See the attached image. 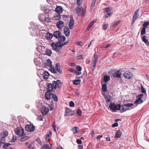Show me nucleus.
Segmentation results:
<instances>
[{"label": "nucleus", "mask_w": 149, "mask_h": 149, "mask_svg": "<svg viewBox=\"0 0 149 149\" xmlns=\"http://www.w3.org/2000/svg\"><path fill=\"white\" fill-rule=\"evenodd\" d=\"M70 107H74V103L73 101H71L70 102Z\"/></svg>", "instance_id": "obj_56"}, {"label": "nucleus", "mask_w": 149, "mask_h": 149, "mask_svg": "<svg viewBox=\"0 0 149 149\" xmlns=\"http://www.w3.org/2000/svg\"><path fill=\"white\" fill-rule=\"evenodd\" d=\"M64 26V24L63 22L60 20L56 23V26L57 28L61 29Z\"/></svg>", "instance_id": "obj_14"}, {"label": "nucleus", "mask_w": 149, "mask_h": 149, "mask_svg": "<svg viewBox=\"0 0 149 149\" xmlns=\"http://www.w3.org/2000/svg\"><path fill=\"white\" fill-rule=\"evenodd\" d=\"M112 13L111 12H108L107 14L105 15V18L108 17V16H110L112 15Z\"/></svg>", "instance_id": "obj_54"}, {"label": "nucleus", "mask_w": 149, "mask_h": 149, "mask_svg": "<svg viewBox=\"0 0 149 149\" xmlns=\"http://www.w3.org/2000/svg\"><path fill=\"white\" fill-rule=\"evenodd\" d=\"M147 37L146 36H144L142 38V41L145 43L147 46L149 44V42L148 40L146 39Z\"/></svg>", "instance_id": "obj_25"}, {"label": "nucleus", "mask_w": 149, "mask_h": 149, "mask_svg": "<svg viewBox=\"0 0 149 149\" xmlns=\"http://www.w3.org/2000/svg\"><path fill=\"white\" fill-rule=\"evenodd\" d=\"M49 111L48 107L46 106H43L41 109V112L44 115L47 114Z\"/></svg>", "instance_id": "obj_12"}, {"label": "nucleus", "mask_w": 149, "mask_h": 149, "mask_svg": "<svg viewBox=\"0 0 149 149\" xmlns=\"http://www.w3.org/2000/svg\"><path fill=\"white\" fill-rule=\"evenodd\" d=\"M120 21H118L117 22H115V23H114L113 24L112 26L113 27H115L118 24H119L120 23Z\"/></svg>", "instance_id": "obj_43"}, {"label": "nucleus", "mask_w": 149, "mask_h": 149, "mask_svg": "<svg viewBox=\"0 0 149 149\" xmlns=\"http://www.w3.org/2000/svg\"><path fill=\"white\" fill-rule=\"evenodd\" d=\"M74 111H71V109L69 108H66L65 116H70L74 115Z\"/></svg>", "instance_id": "obj_11"}, {"label": "nucleus", "mask_w": 149, "mask_h": 149, "mask_svg": "<svg viewBox=\"0 0 149 149\" xmlns=\"http://www.w3.org/2000/svg\"><path fill=\"white\" fill-rule=\"evenodd\" d=\"M46 64L48 66L51 68L52 66V61L49 59H47L46 61Z\"/></svg>", "instance_id": "obj_32"}, {"label": "nucleus", "mask_w": 149, "mask_h": 149, "mask_svg": "<svg viewBox=\"0 0 149 149\" xmlns=\"http://www.w3.org/2000/svg\"><path fill=\"white\" fill-rule=\"evenodd\" d=\"M77 143L78 144H81L82 143L81 140L79 139H78L77 140Z\"/></svg>", "instance_id": "obj_57"}, {"label": "nucleus", "mask_w": 149, "mask_h": 149, "mask_svg": "<svg viewBox=\"0 0 149 149\" xmlns=\"http://www.w3.org/2000/svg\"><path fill=\"white\" fill-rule=\"evenodd\" d=\"M76 69L77 71L79 72L81 71V68L79 65H78L77 66Z\"/></svg>", "instance_id": "obj_50"}, {"label": "nucleus", "mask_w": 149, "mask_h": 149, "mask_svg": "<svg viewBox=\"0 0 149 149\" xmlns=\"http://www.w3.org/2000/svg\"><path fill=\"white\" fill-rule=\"evenodd\" d=\"M75 74H76L77 75H80L81 74V72H77L76 71V72L75 73H74Z\"/></svg>", "instance_id": "obj_62"}, {"label": "nucleus", "mask_w": 149, "mask_h": 149, "mask_svg": "<svg viewBox=\"0 0 149 149\" xmlns=\"http://www.w3.org/2000/svg\"><path fill=\"white\" fill-rule=\"evenodd\" d=\"M45 15L43 14H40L38 17V19L39 20L43 22L45 19Z\"/></svg>", "instance_id": "obj_30"}, {"label": "nucleus", "mask_w": 149, "mask_h": 149, "mask_svg": "<svg viewBox=\"0 0 149 149\" xmlns=\"http://www.w3.org/2000/svg\"><path fill=\"white\" fill-rule=\"evenodd\" d=\"M93 25L92 24V23H90V24L88 25V26L86 28V30L88 31L89 30L90 28Z\"/></svg>", "instance_id": "obj_52"}, {"label": "nucleus", "mask_w": 149, "mask_h": 149, "mask_svg": "<svg viewBox=\"0 0 149 149\" xmlns=\"http://www.w3.org/2000/svg\"><path fill=\"white\" fill-rule=\"evenodd\" d=\"M55 68L56 70L60 73H62V71L60 69V64L59 63H56L55 66Z\"/></svg>", "instance_id": "obj_27"}, {"label": "nucleus", "mask_w": 149, "mask_h": 149, "mask_svg": "<svg viewBox=\"0 0 149 149\" xmlns=\"http://www.w3.org/2000/svg\"><path fill=\"white\" fill-rule=\"evenodd\" d=\"M52 93H51L50 91H47L45 94V99L47 100H49L52 96Z\"/></svg>", "instance_id": "obj_17"}, {"label": "nucleus", "mask_w": 149, "mask_h": 149, "mask_svg": "<svg viewBox=\"0 0 149 149\" xmlns=\"http://www.w3.org/2000/svg\"><path fill=\"white\" fill-rule=\"evenodd\" d=\"M108 24H104L103 25L102 27L103 29L104 30H106L107 29L108 27Z\"/></svg>", "instance_id": "obj_51"}, {"label": "nucleus", "mask_w": 149, "mask_h": 149, "mask_svg": "<svg viewBox=\"0 0 149 149\" xmlns=\"http://www.w3.org/2000/svg\"><path fill=\"white\" fill-rule=\"evenodd\" d=\"M68 70L72 72L74 74L76 72V70L74 69H71V68H69L68 69Z\"/></svg>", "instance_id": "obj_48"}, {"label": "nucleus", "mask_w": 149, "mask_h": 149, "mask_svg": "<svg viewBox=\"0 0 149 149\" xmlns=\"http://www.w3.org/2000/svg\"><path fill=\"white\" fill-rule=\"evenodd\" d=\"M75 10L77 15L79 16H84L86 11V10L83 8L81 6H78Z\"/></svg>", "instance_id": "obj_3"}, {"label": "nucleus", "mask_w": 149, "mask_h": 149, "mask_svg": "<svg viewBox=\"0 0 149 149\" xmlns=\"http://www.w3.org/2000/svg\"><path fill=\"white\" fill-rule=\"evenodd\" d=\"M124 77L126 79H130L132 77V73L127 71L125 72L124 74Z\"/></svg>", "instance_id": "obj_8"}, {"label": "nucleus", "mask_w": 149, "mask_h": 149, "mask_svg": "<svg viewBox=\"0 0 149 149\" xmlns=\"http://www.w3.org/2000/svg\"><path fill=\"white\" fill-rule=\"evenodd\" d=\"M110 79V77L109 76L105 75L104 78V82L106 83Z\"/></svg>", "instance_id": "obj_31"}, {"label": "nucleus", "mask_w": 149, "mask_h": 149, "mask_svg": "<svg viewBox=\"0 0 149 149\" xmlns=\"http://www.w3.org/2000/svg\"><path fill=\"white\" fill-rule=\"evenodd\" d=\"M53 36L52 34L49 32L47 33L45 35L46 38L48 40H51Z\"/></svg>", "instance_id": "obj_24"}, {"label": "nucleus", "mask_w": 149, "mask_h": 149, "mask_svg": "<svg viewBox=\"0 0 149 149\" xmlns=\"http://www.w3.org/2000/svg\"><path fill=\"white\" fill-rule=\"evenodd\" d=\"M15 132L16 134L18 135L23 136L24 130L22 127H18L15 129Z\"/></svg>", "instance_id": "obj_4"}, {"label": "nucleus", "mask_w": 149, "mask_h": 149, "mask_svg": "<svg viewBox=\"0 0 149 149\" xmlns=\"http://www.w3.org/2000/svg\"><path fill=\"white\" fill-rule=\"evenodd\" d=\"M78 149H83V147L81 145H79L78 146Z\"/></svg>", "instance_id": "obj_64"}, {"label": "nucleus", "mask_w": 149, "mask_h": 149, "mask_svg": "<svg viewBox=\"0 0 149 149\" xmlns=\"http://www.w3.org/2000/svg\"><path fill=\"white\" fill-rule=\"evenodd\" d=\"M118 123H115L113 124L112 125V127H117L118 126Z\"/></svg>", "instance_id": "obj_58"}, {"label": "nucleus", "mask_w": 149, "mask_h": 149, "mask_svg": "<svg viewBox=\"0 0 149 149\" xmlns=\"http://www.w3.org/2000/svg\"><path fill=\"white\" fill-rule=\"evenodd\" d=\"M146 33V29L144 28H142L141 31V35H144Z\"/></svg>", "instance_id": "obj_42"}, {"label": "nucleus", "mask_w": 149, "mask_h": 149, "mask_svg": "<svg viewBox=\"0 0 149 149\" xmlns=\"http://www.w3.org/2000/svg\"><path fill=\"white\" fill-rule=\"evenodd\" d=\"M47 86V88L49 91H51L54 88V86L52 84L48 83Z\"/></svg>", "instance_id": "obj_23"}, {"label": "nucleus", "mask_w": 149, "mask_h": 149, "mask_svg": "<svg viewBox=\"0 0 149 149\" xmlns=\"http://www.w3.org/2000/svg\"><path fill=\"white\" fill-rule=\"evenodd\" d=\"M52 148V146L50 143L46 144L44 145L42 147L41 149H51Z\"/></svg>", "instance_id": "obj_21"}, {"label": "nucleus", "mask_w": 149, "mask_h": 149, "mask_svg": "<svg viewBox=\"0 0 149 149\" xmlns=\"http://www.w3.org/2000/svg\"><path fill=\"white\" fill-rule=\"evenodd\" d=\"M77 113L79 116H81V111L79 109H78L77 111Z\"/></svg>", "instance_id": "obj_46"}, {"label": "nucleus", "mask_w": 149, "mask_h": 149, "mask_svg": "<svg viewBox=\"0 0 149 149\" xmlns=\"http://www.w3.org/2000/svg\"><path fill=\"white\" fill-rule=\"evenodd\" d=\"M50 68L51 69V71L53 73H55L56 72V70H55V68L52 67H51Z\"/></svg>", "instance_id": "obj_53"}, {"label": "nucleus", "mask_w": 149, "mask_h": 149, "mask_svg": "<svg viewBox=\"0 0 149 149\" xmlns=\"http://www.w3.org/2000/svg\"><path fill=\"white\" fill-rule=\"evenodd\" d=\"M68 43V42L67 41H66L63 43L52 42V43L51 45L54 50L57 52H60V49H61L64 45H66Z\"/></svg>", "instance_id": "obj_2"}, {"label": "nucleus", "mask_w": 149, "mask_h": 149, "mask_svg": "<svg viewBox=\"0 0 149 149\" xmlns=\"http://www.w3.org/2000/svg\"><path fill=\"white\" fill-rule=\"evenodd\" d=\"M121 74V73L119 71H117L114 72L113 76L119 78H120Z\"/></svg>", "instance_id": "obj_19"}, {"label": "nucleus", "mask_w": 149, "mask_h": 149, "mask_svg": "<svg viewBox=\"0 0 149 149\" xmlns=\"http://www.w3.org/2000/svg\"><path fill=\"white\" fill-rule=\"evenodd\" d=\"M16 138L15 137V138H14V136H13V139H12L11 140V141L12 142H14L16 140Z\"/></svg>", "instance_id": "obj_61"}, {"label": "nucleus", "mask_w": 149, "mask_h": 149, "mask_svg": "<svg viewBox=\"0 0 149 149\" xmlns=\"http://www.w3.org/2000/svg\"><path fill=\"white\" fill-rule=\"evenodd\" d=\"M55 11L57 13L61 14L63 11L62 8L61 6H57L55 8Z\"/></svg>", "instance_id": "obj_20"}, {"label": "nucleus", "mask_w": 149, "mask_h": 149, "mask_svg": "<svg viewBox=\"0 0 149 149\" xmlns=\"http://www.w3.org/2000/svg\"><path fill=\"white\" fill-rule=\"evenodd\" d=\"M142 94L139 95L137 97V100L134 103L136 104H139L142 103L143 101L142 100V97L143 96Z\"/></svg>", "instance_id": "obj_9"}, {"label": "nucleus", "mask_w": 149, "mask_h": 149, "mask_svg": "<svg viewBox=\"0 0 149 149\" xmlns=\"http://www.w3.org/2000/svg\"><path fill=\"white\" fill-rule=\"evenodd\" d=\"M43 78L44 79H46L48 78L49 77V74L47 72L45 71L43 74Z\"/></svg>", "instance_id": "obj_28"}, {"label": "nucleus", "mask_w": 149, "mask_h": 149, "mask_svg": "<svg viewBox=\"0 0 149 149\" xmlns=\"http://www.w3.org/2000/svg\"><path fill=\"white\" fill-rule=\"evenodd\" d=\"M54 106L52 104H51L50 106V109L51 111H52L53 109Z\"/></svg>", "instance_id": "obj_60"}, {"label": "nucleus", "mask_w": 149, "mask_h": 149, "mask_svg": "<svg viewBox=\"0 0 149 149\" xmlns=\"http://www.w3.org/2000/svg\"><path fill=\"white\" fill-rule=\"evenodd\" d=\"M52 84L54 86V88L56 89V86L59 88L61 86V83L60 81L59 80H57L56 81H54L52 82Z\"/></svg>", "instance_id": "obj_6"}, {"label": "nucleus", "mask_w": 149, "mask_h": 149, "mask_svg": "<svg viewBox=\"0 0 149 149\" xmlns=\"http://www.w3.org/2000/svg\"><path fill=\"white\" fill-rule=\"evenodd\" d=\"M27 137H26V136L23 137L21 139V141H24V140H25V139H27Z\"/></svg>", "instance_id": "obj_63"}, {"label": "nucleus", "mask_w": 149, "mask_h": 149, "mask_svg": "<svg viewBox=\"0 0 149 149\" xmlns=\"http://www.w3.org/2000/svg\"><path fill=\"white\" fill-rule=\"evenodd\" d=\"M10 145L11 144L10 143H5L3 146V148H6L8 146H10Z\"/></svg>", "instance_id": "obj_44"}, {"label": "nucleus", "mask_w": 149, "mask_h": 149, "mask_svg": "<svg viewBox=\"0 0 149 149\" xmlns=\"http://www.w3.org/2000/svg\"><path fill=\"white\" fill-rule=\"evenodd\" d=\"M94 60H93V63L92 65L93 66V68L92 69L93 70H94L96 67V62L97 61V60L98 58V56L96 54H94Z\"/></svg>", "instance_id": "obj_10"}, {"label": "nucleus", "mask_w": 149, "mask_h": 149, "mask_svg": "<svg viewBox=\"0 0 149 149\" xmlns=\"http://www.w3.org/2000/svg\"><path fill=\"white\" fill-rule=\"evenodd\" d=\"M37 120L39 121H42V116H38L37 117Z\"/></svg>", "instance_id": "obj_55"}, {"label": "nucleus", "mask_w": 149, "mask_h": 149, "mask_svg": "<svg viewBox=\"0 0 149 149\" xmlns=\"http://www.w3.org/2000/svg\"><path fill=\"white\" fill-rule=\"evenodd\" d=\"M149 25V22H145L143 24V28H145Z\"/></svg>", "instance_id": "obj_39"}, {"label": "nucleus", "mask_w": 149, "mask_h": 149, "mask_svg": "<svg viewBox=\"0 0 149 149\" xmlns=\"http://www.w3.org/2000/svg\"><path fill=\"white\" fill-rule=\"evenodd\" d=\"M74 22L73 18L71 19L69 24V27L70 29H72L73 28Z\"/></svg>", "instance_id": "obj_22"}, {"label": "nucleus", "mask_w": 149, "mask_h": 149, "mask_svg": "<svg viewBox=\"0 0 149 149\" xmlns=\"http://www.w3.org/2000/svg\"><path fill=\"white\" fill-rule=\"evenodd\" d=\"M59 38V41L58 42H59L60 43H62L65 40V37L64 36H61Z\"/></svg>", "instance_id": "obj_33"}, {"label": "nucleus", "mask_w": 149, "mask_h": 149, "mask_svg": "<svg viewBox=\"0 0 149 149\" xmlns=\"http://www.w3.org/2000/svg\"><path fill=\"white\" fill-rule=\"evenodd\" d=\"M139 9H137L136 10L135 12L134 13V14L133 15L132 21V24H133L135 21L138 18V15H137V13L139 12Z\"/></svg>", "instance_id": "obj_13"}, {"label": "nucleus", "mask_w": 149, "mask_h": 149, "mask_svg": "<svg viewBox=\"0 0 149 149\" xmlns=\"http://www.w3.org/2000/svg\"><path fill=\"white\" fill-rule=\"evenodd\" d=\"M96 1V0H94V1H93L91 5V9H93L94 7Z\"/></svg>", "instance_id": "obj_40"}, {"label": "nucleus", "mask_w": 149, "mask_h": 149, "mask_svg": "<svg viewBox=\"0 0 149 149\" xmlns=\"http://www.w3.org/2000/svg\"><path fill=\"white\" fill-rule=\"evenodd\" d=\"M50 19L48 17H46L45 16V19H44V21L43 22H47V23L49 22Z\"/></svg>", "instance_id": "obj_45"}, {"label": "nucleus", "mask_w": 149, "mask_h": 149, "mask_svg": "<svg viewBox=\"0 0 149 149\" xmlns=\"http://www.w3.org/2000/svg\"><path fill=\"white\" fill-rule=\"evenodd\" d=\"M80 81L78 79L75 80L73 82V84L74 85H78L80 83Z\"/></svg>", "instance_id": "obj_41"}, {"label": "nucleus", "mask_w": 149, "mask_h": 149, "mask_svg": "<svg viewBox=\"0 0 149 149\" xmlns=\"http://www.w3.org/2000/svg\"><path fill=\"white\" fill-rule=\"evenodd\" d=\"M77 58L78 59H82L83 58V57L82 55H80V56H77Z\"/></svg>", "instance_id": "obj_59"}, {"label": "nucleus", "mask_w": 149, "mask_h": 149, "mask_svg": "<svg viewBox=\"0 0 149 149\" xmlns=\"http://www.w3.org/2000/svg\"><path fill=\"white\" fill-rule=\"evenodd\" d=\"M52 97L54 101L55 102H57L58 101V97L56 95L52 94Z\"/></svg>", "instance_id": "obj_36"}, {"label": "nucleus", "mask_w": 149, "mask_h": 149, "mask_svg": "<svg viewBox=\"0 0 149 149\" xmlns=\"http://www.w3.org/2000/svg\"><path fill=\"white\" fill-rule=\"evenodd\" d=\"M122 133L120 130H118L116 132L115 137L116 138H120L121 135Z\"/></svg>", "instance_id": "obj_29"}, {"label": "nucleus", "mask_w": 149, "mask_h": 149, "mask_svg": "<svg viewBox=\"0 0 149 149\" xmlns=\"http://www.w3.org/2000/svg\"><path fill=\"white\" fill-rule=\"evenodd\" d=\"M102 89L103 91L104 92H106L107 91V84H104L102 85Z\"/></svg>", "instance_id": "obj_34"}, {"label": "nucleus", "mask_w": 149, "mask_h": 149, "mask_svg": "<svg viewBox=\"0 0 149 149\" xmlns=\"http://www.w3.org/2000/svg\"><path fill=\"white\" fill-rule=\"evenodd\" d=\"M52 132H50L49 134H47L45 136V138L46 141L47 143L49 141L50 136L51 135Z\"/></svg>", "instance_id": "obj_26"}, {"label": "nucleus", "mask_w": 149, "mask_h": 149, "mask_svg": "<svg viewBox=\"0 0 149 149\" xmlns=\"http://www.w3.org/2000/svg\"><path fill=\"white\" fill-rule=\"evenodd\" d=\"M104 99L107 104L110 103L111 100V96L109 95H106L104 96Z\"/></svg>", "instance_id": "obj_18"}, {"label": "nucleus", "mask_w": 149, "mask_h": 149, "mask_svg": "<svg viewBox=\"0 0 149 149\" xmlns=\"http://www.w3.org/2000/svg\"><path fill=\"white\" fill-rule=\"evenodd\" d=\"M30 24L31 25H33L32 26H31V27L33 29H35L38 28L36 24H34L33 22H31L30 23Z\"/></svg>", "instance_id": "obj_38"}, {"label": "nucleus", "mask_w": 149, "mask_h": 149, "mask_svg": "<svg viewBox=\"0 0 149 149\" xmlns=\"http://www.w3.org/2000/svg\"><path fill=\"white\" fill-rule=\"evenodd\" d=\"M8 135V132L7 131H5L4 132H2L1 134V141L2 143L5 142L4 141L5 140V138Z\"/></svg>", "instance_id": "obj_7"}, {"label": "nucleus", "mask_w": 149, "mask_h": 149, "mask_svg": "<svg viewBox=\"0 0 149 149\" xmlns=\"http://www.w3.org/2000/svg\"><path fill=\"white\" fill-rule=\"evenodd\" d=\"M25 129L28 132H33L35 130V127L32 125H27L25 126Z\"/></svg>", "instance_id": "obj_5"}, {"label": "nucleus", "mask_w": 149, "mask_h": 149, "mask_svg": "<svg viewBox=\"0 0 149 149\" xmlns=\"http://www.w3.org/2000/svg\"><path fill=\"white\" fill-rule=\"evenodd\" d=\"M45 53L47 55L50 56L52 54V52L50 49H47L45 51Z\"/></svg>", "instance_id": "obj_37"}, {"label": "nucleus", "mask_w": 149, "mask_h": 149, "mask_svg": "<svg viewBox=\"0 0 149 149\" xmlns=\"http://www.w3.org/2000/svg\"><path fill=\"white\" fill-rule=\"evenodd\" d=\"M82 0H77V3L78 6H81Z\"/></svg>", "instance_id": "obj_47"}, {"label": "nucleus", "mask_w": 149, "mask_h": 149, "mask_svg": "<svg viewBox=\"0 0 149 149\" xmlns=\"http://www.w3.org/2000/svg\"><path fill=\"white\" fill-rule=\"evenodd\" d=\"M61 36V33L60 31H56L54 33V36L57 38H59Z\"/></svg>", "instance_id": "obj_16"}, {"label": "nucleus", "mask_w": 149, "mask_h": 149, "mask_svg": "<svg viewBox=\"0 0 149 149\" xmlns=\"http://www.w3.org/2000/svg\"><path fill=\"white\" fill-rule=\"evenodd\" d=\"M64 31L65 36H66L68 37L70 35V31L68 27L67 26H65L64 29Z\"/></svg>", "instance_id": "obj_15"}, {"label": "nucleus", "mask_w": 149, "mask_h": 149, "mask_svg": "<svg viewBox=\"0 0 149 149\" xmlns=\"http://www.w3.org/2000/svg\"><path fill=\"white\" fill-rule=\"evenodd\" d=\"M109 107L112 111L114 112L116 110H119L123 112L128 110H131L134 107L133 103H128L120 106L119 104H115L112 102H111Z\"/></svg>", "instance_id": "obj_1"}, {"label": "nucleus", "mask_w": 149, "mask_h": 149, "mask_svg": "<svg viewBox=\"0 0 149 149\" xmlns=\"http://www.w3.org/2000/svg\"><path fill=\"white\" fill-rule=\"evenodd\" d=\"M141 91L143 93H144L146 91L142 85L141 86Z\"/></svg>", "instance_id": "obj_49"}, {"label": "nucleus", "mask_w": 149, "mask_h": 149, "mask_svg": "<svg viewBox=\"0 0 149 149\" xmlns=\"http://www.w3.org/2000/svg\"><path fill=\"white\" fill-rule=\"evenodd\" d=\"M78 127H75L72 129V131L74 134H76L78 133Z\"/></svg>", "instance_id": "obj_35"}]
</instances>
